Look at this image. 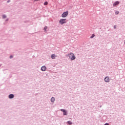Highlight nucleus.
I'll list each match as a JSON object with an SVG mask.
<instances>
[{
  "label": "nucleus",
  "instance_id": "1",
  "mask_svg": "<svg viewBox=\"0 0 125 125\" xmlns=\"http://www.w3.org/2000/svg\"><path fill=\"white\" fill-rule=\"evenodd\" d=\"M68 56L71 61L75 60L76 59V56H75V55L73 53H70L68 54Z\"/></svg>",
  "mask_w": 125,
  "mask_h": 125
},
{
  "label": "nucleus",
  "instance_id": "2",
  "mask_svg": "<svg viewBox=\"0 0 125 125\" xmlns=\"http://www.w3.org/2000/svg\"><path fill=\"white\" fill-rule=\"evenodd\" d=\"M67 19H61L59 21V24H61V25H63L66 23H67Z\"/></svg>",
  "mask_w": 125,
  "mask_h": 125
},
{
  "label": "nucleus",
  "instance_id": "3",
  "mask_svg": "<svg viewBox=\"0 0 125 125\" xmlns=\"http://www.w3.org/2000/svg\"><path fill=\"white\" fill-rule=\"evenodd\" d=\"M68 14L69 12L68 11L64 12L62 14V18H65L66 16H68Z\"/></svg>",
  "mask_w": 125,
  "mask_h": 125
},
{
  "label": "nucleus",
  "instance_id": "4",
  "mask_svg": "<svg viewBox=\"0 0 125 125\" xmlns=\"http://www.w3.org/2000/svg\"><path fill=\"white\" fill-rule=\"evenodd\" d=\"M61 112H63V116H67L68 115V112H67V111L64 109H61Z\"/></svg>",
  "mask_w": 125,
  "mask_h": 125
},
{
  "label": "nucleus",
  "instance_id": "5",
  "mask_svg": "<svg viewBox=\"0 0 125 125\" xmlns=\"http://www.w3.org/2000/svg\"><path fill=\"white\" fill-rule=\"evenodd\" d=\"M104 82H105V83H110V79L109 78V77L106 76L105 77Z\"/></svg>",
  "mask_w": 125,
  "mask_h": 125
},
{
  "label": "nucleus",
  "instance_id": "6",
  "mask_svg": "<svg viewBox=\"0 0 125 125\" xmlns=\"http://www.w3.org/2000/svg\"><path fill=\"white\" fill-rule=\"evenodd\" d=\"M46 70V67L44 65L42 66L41 67V71H42V72H44Z\"/></svg>",
  "mask_w": 125,
  "mask_h": 125
},
{
  "label": "nucleus",
  "instance_id": "7",
  "mask_svg": "<svg viewBox=\"0 0 125 125\" xmlns=\"http://www.w3.org/2000/svg\"><path fill=\"white\" fill-rule=\"evenodd\" d=\"M120 3V2L118 1H116L115 3H113V6H116V5H118Z\"/></svg>",
  "mask_w": 125,
  "mask_h": 125
},
{
  "label": "nucleus",
  "instance_id": "8",
  "mask_svg": "<svg viewBox=\"0 0 125 125\" xmlns=\"http://www.w3.org/2000/svg\"><path fill=\"white\" fill-rule=\"evenodd\" d=\"M14 95L11 94H10L9 95V98H10V99H12V98H14Z\"/></svg>",
  "mask_w": 125,
  "mask_h": 125
},
{
  "label": "nucleus",
  "instance_id": "9",
  "mask_svg": "<svg viewBox=\"0 0 125 125\" xmlns=\"http://www.w3.org/2000/svg\"><path fill=\"white\" fill-rule=\"evenodd\" d=\"M54 101H55V97H52L51 98V102L52 103H54Z\"/></svg>",
  "mask_w": 125,
  "mask_h": 125
},
{
  "label": "nucleus",
  "instance_id": "10",
  "mask_svg": "<svg viewBox=\"0 0 125 125\" xmlns=\"http://www.w3.org/2000/svg\"><path fill=\"white\" fill-rule=\"evenodd\" d=\"M67 124L69 125H73V122H72L71 121H67Z\"/></svg>",
  "mask_w": 125,
  "mask_h": 125
},
{
  "label": "nucleus",
  "instance_id": "11",
  "mask_svg": "<svg viewBox=\"0 0 125 125\" xmlns=\"http://www.w3.org/2000/svg\"><path fill=\"white\" fill-rule=\"evenodd\" d=\"M51 58H52V59H55V55L52 54L51 55Z\"/></svg>",
  "mask_w": 125,
  "mask_h": 125
},
{
  "label": "nucleus",
  "instance_id": "12",
  "mask_svg": "<svg viewBox=\"0 0 125 125\" xmlns=\"http://www.w3.org/2000/svg\"><path fill=\"white\" fill-rule=\"evenodd\" d=\"M95 37V35L94 34H92V36L90 37V39H93Z\"/></svg>",
  "mask_w": 125,
  "mask_h": 125
},
{
  "label": "nucleus",
  "instance_id": "13",
  "mask_svg": "<svg viewBox=\"0 0 125 125\" xmlns=\"http://www.w3.org/2000/svg\"><path fill=\"white\" fill-rule=\"evenodd\" d=\"M46 29H47V26H45L44 27V32H46Z\"/></svg>",
  "mask_w": 125,
  "mask_h": 125
},
{
  "label": "nucleus",
  "instance_id": "14",
  "mask_svg": "<svg viewBox=\"0 0 125 125\" xmlns=\"http://www.w3.org/2000/svg\"><path fill=\"white\" fill-rule=\"evenodd\" d=\"M47 4H48V2H47V1H45L44 3V5H47Z\"/></svg>",
  "mask_w": 125,
  "mask_h": 125
},
{
  "label": "nucleus",
  "instance_id": "15",
  "mask_svg": "<svg viewBox=\"0 0 125 125\" xmlns=\"http://www.w3.org/2000/svg\"><path fill=\"white\" fill-rule=\"evenodd\" d=\"M119 13H120V12H119V11H116L115 12V15H116L119 14Z\"/></svg>",
  "mask_w": 125,
  "mask_h": 125
},
{
  "label": "nucleus",
  "instance_id": "16",
  "mask_svg": "<svg viewBox=\"0 0 125 125\" xmlns=\"http://www.w3.org/2000/svg\"><path fill=\"white\" fill-rule=\"evenodd\" d=\"M2 17H3V18L4 19L6 18V16H5V15H3V16H2Z\"/></svg>",
  "mask_w": 125,
  "mask_h": 125
},
{
  "label": "nucleus",
  "instance_id": "17",
  "mask_svg": "<svg viewBox=\"0 0 125 125\" xmlns=\"http://www.w3.org/2000/svg\"><path fill=\"white\" fill-rule=\"evenodd\" d=\"M114 29H117V26L116 25L114 26Z\"/></svg>",
  "mask_w": 125,
  "mask_h": 125
},
{
  "label": "nucleus",
  "instance_id": "18",
  "mask_svg": "<svg viewBox=\"0 0 125 125\" xmlns=\"http://www.w3.org/2000/svg\"><path fill=\"white\" fill-rule=\"evenodd\" d=\"M104 125H109L108 123H105Z\"/></svg>",
  "mask_w": 125,
  "mask_h": 125
},
{
  "label": "nucleus",
  "instance_id": "19",
  "mask_svg": "<svg viewBox=\"0 0 125 125\" xmlns=\"http://www.w3.org/2000/svg\"><path fill=\"white\" fill-rule=\"evenodd\" d=\"M13 57H12V56H10V58L11 59V58H13Z\"/></svg>",
  "mask_w": 125,
  "mask_h": 125
},
{
  "label": "nucleus",
  "instance_id": "20",
  "mask_svg": "<svg viewBox=\"0 0 125 125\" xmlns=\"http://www.w3.org/2000/svg\"><path fill=\"white\" fill-rule=\"evenodd\" d=\"M101 107H102V105L100 106V108H101Z\"/></svg>",
  "mask_w": 125,
  "mask_h": 125
},
{
  "label": "nucleus",
  "instance_id": "21",
  "mask_svg": "<svg viewBox=\"0 0 125 125\" xmlns=\"http://www.w3.org/2000/svg\"><path fill=\"white\" fill-rule=\"evenodd\" d=\"M124 43H125V42H124Z\"/></svg>",
  "mask_w": 125,
  "mask_h": 125
},
{
  "label": "nucleus",
  "instance_id": "22",
  "mask_svg": "<svg viewBox=\"0 0 125 125\" xmlns=\"http://www.w3.org/2000/svg\"><path fill=\"white\" fill-rule=\"evenodd\" d=\"M7 2H9V1H8Z\"/></svg>",
  "mask_w": 125,
  "mask_h": 125
}]
</instances>
